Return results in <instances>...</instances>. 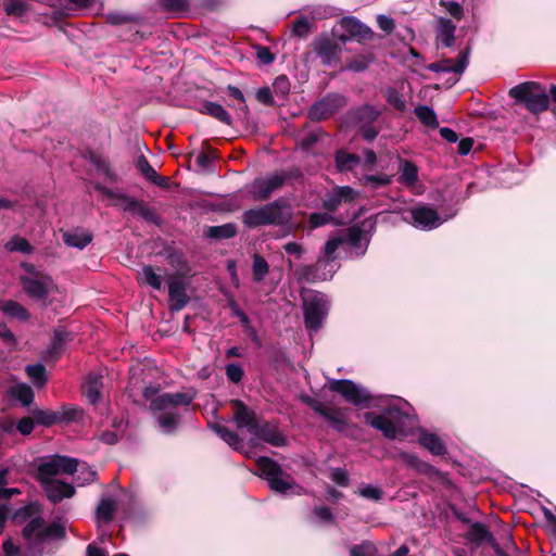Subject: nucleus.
I'll use <instances>...</instances> for the list:
<instances>
[{
    "instance_id": "nucleus-35",
    "label": "nucleus",
    "mask_w": 556,
    "mask_h": 556,
    "mask_svg": "<svg viewBox=\"0 0 556 556\" xmlns=\"http://www.w3.org/2000/svg\"><path fill=\"white\" fill-rule=\"evenodd\" d=\"M56 475H59V468L55 455H53L48 462L41 463L37 467L36 478L43 485L52 482V478Z\"/></svg>"
},
{
    "instance_id": "nucleus-62",
    "label": "nucleus",
    "mask_w": 556,
    "mask_h": 556,
    "mask_svg": "<svg viewBox=\"0 0 556 556\" xmlns=\"http://www.w3.org/2000/svg\"><path fill=\"white\" fill-rule=\"evenodd\" d=\"M357 493L362 497L374 502H379L383 496V491L380 488L374 486L371 484H367L366 486L359 489Z\"/></svg>"
},
{
    "instance_id": "nucleus-54",
    "label": "nucleus",
    "mask_w": 556,
    "mask_h": 556,
    "mask_svg": "<svg viewBox=\"0 0 556 556\" xmlns=\"http://www.w3.org/2000/svg\"><path fill=\"white\" fill-rule=\"evenodd\" d=\"M372 61V56H366V55H357L353 56L350 60L346 61L345 70L361 73L368 68L369 64Z\"/></svg>"
},
{
    "instance_id": "nucleus-27",
    "label": "nucleus",
    "mask_w": 556,
    "mask_h": 556,
    "mask_svg": "<svg viewBox=\"0 0 556 556\" xmlns=\"http://www.w3.org/2000/svg\"><path fill=\"white\" fill-rule=\"evenodd\" d=\"M93 235L91 231L79 228L63 233V242L67 247L77 248L79 250L85 249L91 243Z\"/></svg>"
},
{
    "instance_id": "nucleus-18",
    "label": "nucleus",
    "mask_w": 556,
    "mask_h": 556,
    "mask_svg": "<svg viewBox=\"0 0 556 556\" xmlns=\"http://www.w3.org/2000/svg\"><path fill=\"white\" fill-rule=\"evenodd\" d=\"M103 389V375L100 371H90L81 384V393L92 405L100 402Z\"/></svg>"
},
{
    "instance_id": "nucleus-51",
    "label": "nucleus",
    "mask_w": 556,
    "mask_h": 556,
    "mask_svg": "<svg viewBox=\"0 0 556 556\" xmlns=\"http://www.w3.org/2000/svg\"><path fill=\"white\" fill-rule=\"evenodd\" d=\"M163 10L174 13H185L190 10L191 0H160Z\"/></svg>"
},
{
    "instance_id": "nucleus-59",
    "label": "nucleus",
    "mask_w": 556,
    "mask_h": 556,
    "mask_svg": "<svg viewBox=\"0 0 556 556\" xmlns=\"http://www.w3.org/2000/svg\"><path fill=\"white\" fill-rule=\"evenodd\" d=\"M381 215V213L371 215L367 218H365L361 224H357L356 226L362 230L363 238L366 237V235H372L376 231L378 218ZM366 239V245L369 243V239ZM367 247H365V250Z\"/></svg>"
},
{
    "instance_id": "nucleus-20",
    "label": "nucleus",
    "mask_w": 556,
    "mask_h": 556,
    "mask_svg": "<svg viewBox=\"0 0 556 556\" xmlns=\"http://www.w3.org/2000/svg\"><path fill=\"white\" fill-rule=\"evenodd\" d=\"M135 166L140 172V174L151 184L163 189L169 187V179L167 177L160 176L143 154L137 157Z\"/></svg>"
},
{
    "instance_id": "nucleus-48",
    "label": "nucleus",
    "mask_w": 556,
    "mask_h": 556,
    "mask_svg": "<svg viewBox=\"0 0 556 556\" xmlns=\"http://www.w3.org/2000/svg\"><path fill=\"white\" fill-rule=\"evenodd\" d=\"M384 98L387 102L396 111H406V101L404 100L402 93L397 89L393 87L387 88L384 92Z\"/></svg>"
},
{
    "instance_id": "nucleus-53",
    "label": "nucleus",
    "mask_w": 556,
    "mask_h": 556,
    "mask_svg": "<svg viewBox=\"0 0 556 556\" xmlns=\"http://www.w3.org/2000/svg\"><path fill=\"white\" fill-rule=\"evenodd\" d=\"M45 526V519L42 517H35L26 523L22 530V535L26 541L35 540L36 534L41 531Z\"/></svg>"
},
{
    "instance_id": "nucleus-49",
    "label": "nucleus",
    "mask_w": 556,
    "mask_h": 556,
    "mask_svg": "<svg viewBox=\"0 0 556 556\" xmlns=\"http://www.w3.org/2000/svg\"><path fill=\"white\" fill-rule=\"evenodd\" d=\"M318 267L317 264L301 265L295 271L294 276L298 281L314 282L317 279Z\"/></svg>"
},
{
    "instance_id": "nucleus-43",
    "label": "nucleus",
    "mask_w": 556,
    "mask_h": 556,
    "mask_svg": "<svg viewBox=\"0 0 556 556\" xmlns=\"http://www.w3.org/2000/svg\"><path fill=\"white\" fill-rule=\"evenodd\" d=\"M33 416L36 424L45 427H52L59 424V415L56 410L37 408L33 410Z\"/></svg>"
},
{
    "instance_id": "nucleus-3",
    "label": "nucleus",
    "mask_w": 556,
    "mask_h": 556,
    "mask_svg": "<svg viewBox=\"0 0 556 556\" xmlns=\"http://www.w3.org/2000/svg\"><path fill=\"white\" fill-rule=\"evenodd\" d=\"M303 178L304 174L298 166L274 170L266 176L254 178L250 185L249 192L255 201L265 202L270 199L274 192L280 190L285 185H292L293 181H302Z\"/></svg>"
},
{
    "instance_id": "nucleus-52",
    "label": "nucleus",
    "mask_w": 556,
    "mask_h": 556,
    "mask_svg": "<svg viewBox=\"0 0 556 556\" xmlns=\"http://www.w3.org/2000/svg\"><path fill=\"white\" fill-rule=\"evenodd\" d=\"M59 473L74 475L78 469V460L73 457L55 455Z\"/></svg>"
},
{
    "instance_id": "nucleus-61",
    "label": "nucleus",
    "mask_w": 556,
    "mask_h": 556,
    "mask_svg": "<svg viewBox=\"0 0 556 556\" xmlns=\"http://www.w3.org/2000/svg\"><path fill=\"white\" fill-rule=\"evenodd\" d=\"M8 247L11 251H18L25 254H29L33 251L31 244L25 238L18 236L13 237Z\"/></svg>"
},
{
    "instance_id": "nucleus-14",
    "label": "nucleus",
    "mask_w": 556,
    "mask_h": 556,
    "mask_svg": "<svg viewBox=\"0 0 556 556\" xmlns=\"http://www.w3.org/2000/svg\"><path fill=\"white\" fill-rule=\"evenodd\" d=\"M51 282L52 280L48 276H41V278H34L28 276L21 277V285L25 293L34 300L42 301L43 304H46V301L49 296V285Z\"/></svg>"
},
{
    "instance_id": "nucleus-47",
    "label": "nucleus",
    "mask_w": 556,
    "mask_h": 556,
    "mask_svg": "<svg viewBox=\"0 0 556 556\" xmlns=\"http://www.w3.org/2000/svg\"><path fill=\"white\" fill-rule=\"evenodd\" d=\"M359 181L363 186H370L372 189H378L391 185L392 176L386 174L364 175Z\"/></svg>"
},
{
    "instance_id": "nucleus-44",
    "label": "nucleus",
    "mask_w": 556,
    "mask_h": 556,
    "mask_svg": "<svg viewBox=\"0 0 556 556\" xmlns=\"http://www.w3.org/2000/svg\"><path fill=\"white\" fill-rule=\"evenodd\" d=\"M3 9L10 16L22 17L29 11V4L25 0H5Z\"/></svg>"
},
{
    "instance_id": "nucleus-29",
    "label": "nucleus",
    "mask_w": 556,
    "mask_h": 556,
    "mask_svg": "<svg viewBox=\"0 0 556 556\" xmlns=\"http://www.w3.org/2000/svg\"><path fill=\"white\" fill-rule=\"evenodd\" d=\"M399 182L407 187L414 186L418 181V167L410 160L399 159Z\"/></svg>"
},
{
    "instance_id": "nucleus-46",
    "label": "nucleus",
    "mask_w": 556,
    "mask_h": 556,
    "mask_svg": "<svg viewBox=\"0 0 556 556\" xmlns=\"http://www.w3.org/2000/svg\"><path fill=\"white\" fill-rule=\"evenodd\" d=\"M253 279L256 282H261L269 273V265L267 261L260 254L253 255Z\"/></svg>"
},
{
    "instance_id": "nucleus-1",
    "label": "nucleus",
    "mask_w": 556,
    "mask_h": 556,
    "mask_svg": "<svg viewBox=\"0 0 556 556\" xmlns=\"http://www.w3.org/2000/svg\"><path fill=\"white\" fill-rule=\"evenodd\" d=\"M197 393L188 392H165L156 395L150 402V409L155 414L159 427L165 434H173L178 429L181 414L178 407H188L195 399Z\"/></svg>"
},
{
    "instance_id": "nucleus-38",
    "label": "nucleus",
    "mask_w": 556,
    "mask_h": 556,
    "mask_svg": "<svg viewBox=\"0 0 556 556\" xmlns=\"http://www.w3.org/2000/svg\"><path fill=\"white\" fill-rule=\"evenodd\" d=\"M58 412L59 424H71L83 420L84 410L72 404H63Z\"/></svg>"
},
{
    "instance_id": "nucleus-55",
    "label": "nucleus",
    "mask_w": 556,
    "mask_h": 556,
    "mask_svg": "<svg viewBox=\"0 0 556 556\" xmlns=\"http://www.w3.org/2000/svg\"><path fill=\"white\" fill-rule=\"evenodd\" d=\"M341 237L343 243H348L354 249L359 248L361 241L363 239L362 230L356 225L346 228Z\"/></svg>"
},
{
    "instance_id": "nucleus-34",
    "label": "nucleus",
    "mask_w": 556,
    "mask_h": 556,
    "mask_svg": "<svg viewBox=\"0 0 556 556\" xmlns=\"http://www.w3.org/2000/svg\"><path fill=\"white\" fill-rule=\"evenodd\" d=\"M213 431L223 439L233 450L239 451L243 448V440L238 435L237 432L230 430L224 425L214 424L212 426Z\"/></svg>"
},
{
    "instance_id": "nucleus-30",
    "label": "nucleus",
    "mask_w": 556,
    "mask_h": 556,
    "mask_svg": "<svg viewBox=\"0 0 556 556\" xmlns=\"http://www.w3.org/2000/svg\"><path fill=\"white\" fill-rule=\"evenodd\" d=\"M199 112L201 114L208 115L218 122L231 126L232 125V118L230 114L224 109L223 105L213 102V101H204L202 103V106L199 109Z\"/></svg>"
},
{
    "instance_id": "nucleus-40",
    "label": "nucleus",
    "mask_w": 556,
    "mask_h": 556,
    "mask_svg": "<svg viewBox=\"0 0 556 556\" xmlns=\"http://www.w3.org/2000/svg\"><path fill=\"white\" fill-rule=\"evenodd\" d=\"M327 224L340 226L343 225L344 223L342 219H338L337 217L330 215L327 212H315L312 213L308 217V225L311 229H316Z\"/></svg>"
},
{
    "instance_id": "nucleus-15",
    "label": "nucleus",
    "mask_w": 556,
    "mask_h": 556,
    "mask_svg": "<svg viewBox=\"0 0 556 556\" xmlns=\"http://www.w3.org/2000/svg\"><path fill=\"white\" fill-rule=\"evenodd\" d=\"M392 410L393 408H388L386 413L379 415L372 412H366L364 414V419L366 424L381 431L387 439L394 440L397 437L400 430L396 425L387 416V414L390 415Z\"/></svg>"
},
{
    "instance_id": "nucleus-7",
    "label": "nucleus",
    "mask_w": 556,
    "mask_h": 556,
    "mask_svg": "<svg viewBox=\"0 0 556 556\" xmlns=\"http://www.w3.org/2000/svg\"><path fill=\"white\" fill-rule=\"evenodd\" d=\"M329 390L339 393L343 400L356 407H370L374 396L370 392L350 379H333L329 382Z\"/></svg>"
},
{
    "instance_id": "nucleus-10",
    "label": "nucleus",
    "mask_w": 556,
    "mask_h": 556,
    "mask_svg": "<svg viewBox=\"0 0 556 556\" xmlns=\"http://www.w3.org/2000/svg\"><path fill=\"white\" fill-rule=\"evenodd\" d=\"M313 51L321 59L325 66L337 65L340 62L341 46L327 35L316 37L312 42Z\"/></svg>"
},
{
    "instance_id": "nucleus-9",
    "label": "nucleus",
    "mask_w": 556,
    "mask_h": 556,
    "mask_svg": "<svg viewBox=\"0 0 556 556\" xmlns=\"http://www.w3.org/2000/svg\"><path fill=\"white\" fill-rule=\"evenodd\" d=\"M340 27L343 29V34L338 35V41L345 43L351 39H355L358 42L369 41L374 37V31L363 24L359 20L353 16L343 17L340 21Z\"/></svg>"
},
{
    "instance_id": "nucleus-16",
    "label": "nucleus",
    "mask_w": 556,
    "mask_h": 556,
    "mask_svg": "<svg viewBox=\"0 0 556 556\" xmlns=\"http://www.w3.org/2000/svg\"><path fill=\"white\" fill-rule=\"evenodd\" d=\"M231 406L233 407V421L239 429L247 428L250 433L255 430L258 420L256 413L247 406L241 400H231Z\"/></svg>"
},
{
    "instance_id": "nucleus-60",
    "label": "nucleus",
    "mask_w": 556,
    "mask_h": 556,
    "mask_svg": "<svg viewBox=\"0 0 556 556\" xmlns=\"http://www.w3.org/2000/svg\"><path fill=\"white\" fill-rule=\"evenodd\" d=\"M227 379L232 383H240L244 377V370L238 363H230L225 367Z\"/></svg>"
},
{
    "instance_id": "nucleus-56",
    "label": "nucleus",
    "mask_w": 556,
    "mask_h": 556,
    "mask_svg": "<svg viewBox=\"0 0 556 556\" xmlns=\"http://www.w3.org/2000/svg\"><path fill=\"white\" fill-rule=\"evenodd\" d=\"M291 84L286 75H279L275 78L273 84V93L280 99H286L290 92Z\"/></svg>"
},
{
    "instance_id": "nucleus-19",
    "label": "nucleus",
    "mask_w": 556,
    "mask_h": 556,
    "mask_svg": "<svg viewBox=\"0 0 556 556\" xmlns=\"http://www.w3.org/2000/svg\"><path fill=\"white\" fill-rule=\"evenodd\" d=\"M252 434L277 447L285 446L287 443L286 438L280 433L278 427L270 421L258 422Z\"/></svg>"
},
{
    "instance_id": "nucleus-50",
    "label": "nucleus",
    "mask_w": 556,
    "mask_h": 556,
    "mask_svg": "<svg viewBox=\"0 0 556 556\" xmlns=\"http://www.w3.org/2000/svg\"><path fill=\"white\" fill-rule=\"evenodd\" d=\"M203 147L206 149V151H203L198 154L197 156V164L205 169L207 168L213 160L218 157V150L211 147L207 141H203Z\"/></svg>"
},
{
    "instance_id": "nucleus-64",
    "label": "nucleus",
    "mask_w": 556,
    "mask_h": 556,
    "mask_svg": "<svg viewBox=\"0 0 556 556\" xmlns=\"http://www.w3.org/2000/svg\"><path fill=\"white\" fill-rule=\"evenodd\" d=\"M268 485L271 490L282 494L287 493L292 488V483L282 479L281 476L269 478Z\"/></svg>"
},
{
    "instance_id": "nucleus-24",
    "label": "nucleus",
    "mask_w": 556,
    "mask_h": 556,
    "mask_svg": "<svg viewBox=\"0 0 556 556\" xmlns=\"http://www.w3.org/2000/svg\"><path fill=\"white\" fill-rule=\"evenodd\" d=\"M456 25L452 20L446 17L438 18L437 41L445 48H451L455 43Z\"/></svg>"
},
{
    "instance_id": "nucleus-23",
    "label": "nucleus",
    "mask_w": 556,
    "mask_h": 556,
    "mask_svg": "<svg viewBox=\"0 0 556 556\" xmlns=\"http://www.w3.org/2000/svg\"><path fill=\"white\" fill-rule=\"evenodd\" d=\"M381 112L370 104H364L354 109L351 114V121L359 125V127L371 125L379 116Z\"/></svg>"
},
{
    "instance_id": "nucleus-11",
    "label": "nucleus",
    "mask_w": 556,
    "mask_h": 556,
    "mask_svg": "<svg viewBox=\"0 0 556 556\" xmlns=\"http://www.w3.org/2000/svg\"><path fill=\"white\" fill-rule=\"evenodd\" d=\"M358 195L359 192L350 186H337L321 198V206L327 213H333L342 203H352Z\"/></svg>"
},
{
    "instance_id": "nucleus-58",
    "label": "nucleus",
    "mask_w": 556,
    "mask_h": 556,
    "mask_svg": "<svg viewBox=\"0 0 556 556\" xmlns=\"http://www.w3.org/2000/svg\"><path fill=\"white\" fill-rule=\"evenodd\" d=\"M292 35L299 38H306L311 33V23L305 16H300L293 21Z\"/></svg>"
},
{
    "instance_id": "nucleus-32",
    "label": "nucleus",
    "mask_w": 556,
    "mask_h": 556,
    "mask_svg": "<svg viewBox=\"0 0 556 556\" xmlns=\"http://www.w3.org/2000/svg\"><path fill=\"white\" fill-rule=\"evenodd\" d=\"M0 309L7 316L16 318L20 321H27L30 318V314L27 308L13 300H0Z\"/></svg>"
},
{
    "instance_id": "nucleus-28",
    "label": "nucleus",
    "mask_w": 556,
    "mask_h": 556,
    "mask_svg": "<svg viewBox=\"0 0 556 556\" xmlns=\"http://www.w3.org/2000/svg\"><path fill=\"white\" fill-rule=\"evenodd\" d=\"M419 443L434 456H444L447 454L444 442L435 433L422 431L419 435Z\"/></svg>"
},
{
    "instance_id": "nucleus-4",
    "label": "nucleus",
    "mask_w": 556,
    "mask_h": 556,
    "mask_svg": "<svg viewBox=\"0 0 556 556\" xmlns=\"http://www.w3.org/2000/svg\"><path fill=\"white\" fill-rule=\"evenodd\" d=\"M508 96L533 115H539L549 108L546 88L538 81L520 83L509 89Z\"/></svg>"
},
{
    "instance_id": "nucleus-6",
    "label": "nucleus",
    "mask_w": 556,
    "mask_h": 556,
    "mask_svg": "<svg viewBox=\"0 0 556 556\" xmlns=\"http://www.w3.org/2000/svg\"><path fill=\"white\" fill-rule=\"evenodd\" d=\"M104 193L112 199L117 200L116 205L124 212L141 217L144 222L160 227L163 224L162 217L156 213L155 208L146 204L144 201L138 200L126 193L113 192L105 189Z\"/></svg>"
},
{
    "instance_id": "nucleus-2",
    "label": "nucleus",
    "mask_w": 556,
    "mask_h": 556,
    "mask_svg": "<svg viewBox=\"0 0 556 556\" xmlns=\"http://www.w3.org/2000/svg\"><path fill=\"white\" fill-rule=\"evenodd\" d=\"M292 219V208L287 200L279 198L261 206L249 208L242 214V223L249 229L262 226H286Z\"/></svg>"
},
{
    "instance_id": "nucleus-37",
    "label": "nucleus",
    "mask_w": 556,
    "mask_h": 556,
    "mask_svg": "<svg viewBox=\"0 0 556 556\" xmlns=\"http://www.w3.org/2000/svg\"><path fill=\"white\" fill-rule=\"evenodd\" d=\"M139 275V282L141 285L149 286L154 290H162L163 278L160 274L155 273L152 265H143Z\"/></svg>"
},
{
    "instance_id": "nucleus-17",
    "label": "nucleus",
    "mask_w": 556,
    "mask_h": 556,
    "mask_svg": "<svg viewBox=\"0 0 556 556\" xmlns=\"http://www.w3.org/2000/svg\"><path fill=\"white\" fill-rule=\"evenodd\" d=\"M410 218L415 227L431 229L441 225V217L437 210L420 205L410 210Z\"/></svg>"
},
{
    "instance_id": "nucleus-8",
    "label": "nucleus",
    "mask_w": 556,
    "mask_h": 556,
    "mask_svg": "<svg viewBox=\"0 0 556 556\" xmlns=\"http://www.w3.org/2000/svg\"><path fill=\"white\" fill-rule=\"evenodd\" d=\"M327 302L318 295H314L303 303L304 325L311 332H317L327 317Z\"/></svg>"
},
{
    "instance_id": "nucleus-63",
    "label": "nucleus",
    "mask_w": 556,
    "mask_h": 556,
    "mask_svg": "<svg viewBox=\"0 0 556 556\" xmlns=\"http://www.w3.org/2000/svg\"><path fill=\"white\" fill-rule=\"evenodd\" d=\"M469 54L470 47L467 46L464 50H462L457 55V62L455 65H452L453 72L457 74H463L468 66L469 63Z\"/></svg>"
},
{
    "instance_id": "nucleus-31",
    "label": "nucleus",
    "mask_w": 556,
    "mask_h": 556,
    "mask_svg": "<svg viewBox=\"0 0 556 556\" xmlns=\"http://www.w3.org/2000/svg\"><path fill=\"white\" fill-rule=\"evenodd\" d=\"M66 536L65 527L56 521L51 522L45 529L41 528L35 536V543L40 544L46 542L47 540H63Z\"/></svg>"
},
{
    "instance_id": "nucleus-5",
    "label": "nucleus",
    "mask_w": 556,
    "mask_h": 556,
    "mask_svg": "<svg viewBox=\"0 0 556 556\" xmlns=\"http://www.w3.org/2000/svg\"><path fill=\"white\" fill-rule=\"evenodd\" d=\"M300 401L311 407L316 414L326 419L329 426L337 432L349 435L350 429H356V425L352 424L345 416L346 408L327 407L324 403L316 399L301 394Z\"/></svg>"
},
{
    "instance_id": "nucleus-21",
    "label": "nucleus",
    "mask_w": 556,
    "mask_h": 556,
    "mask_svg": "<svg viewBox=\"0 0 556 556\" xmlns=\"http://www.w3.org/2000/svg\"><path fill=\"white\" fill-rule=\"evenodd\" d=\"M48 500L52 504H56L64 498H70L75 494V488L64 481L54 480L45 485Z\"/></svg>"
},
{
    "instance_id": "nucleus-36",
    "label": "nucleus",
    "mask_w": 556,
    "mask_h": 556,
    "mask_svg": "<svg viewBox=\"0 0 556 556\" xmlns=\"http://www.w3.org/2000/svg\"><path fill=\"white\" fill-rule=\"evenodd\" d=\"M237 233V226L232 223H227L219 226H210L205 229L204 236L215 240L230 239Z\"/></svg>"
},
{
    "instance_id": "nucleus-22",
    "label": "nucleus",
    "mask_w": 556,
    "mask_h": 556,
    "mask_svg": "<svg viewBox=\"0 0 556 556\" xmlns=\"http://www.w3.org/2000/svg\"><path fill=\"white\" fill-rule=\"evenodd\" d=\"M464 538L476 546H480L483 543L490 545L495 536L486 525L480 521H475L470 523L469 530L464 535Z\"/></svg>"
},
{
    "instance_id": "nucleus-57",
    "label": "nucleus",
    "mask_w": 556,
    "mask_h": 556,
    "mask_svg": "<svg viewBox=\"0 0 556 556\" xmlns=\"http://www.w3.org/2000/svg\"><path fill=\"white\" fill-rule=\"evenodd\" d=\"M226 91L229 97L233 98L239 102L237 110L239 111V114H242L245 117L249 114V109L248 105L245 104V98L243 92L238 87L232 85H228L226 87Z\"/></svg>"
},
{
    "instance_id": "nucleus-39",
    "label": "nucleus",
    "mask_w": 556,
    "mask_h": 556,
    "mask_svg": "<svg viewBox=\"0 0 556 556\" xmlns=\"http://www.w3.org/2000/svg\"><path fill=\"white\" fill-rule=\"evenodd\" d=\"M25 372L36 388H42L48 382L47 370L45 365L41 363L27 365L25 367Z\"/></svg>"
},
{
    "instance_id": "nucleus-25",
    "label": "nucleus",
    "mask_w": 556,
    "mask_h": 556,
    "mask_svg": "<svg viewBox=\"0 0 556 556\" xmlns=\"http://www.w3.org/2000/svg\"><path fill=\"white\" fill-rule=\"evenodd\" d=\"M361 164V156L345 149L334 152V166L339 173L351 172Z\"/></svg>"
},
{
    "instance_id": "nucleus-42",
    "label": "nucleus",
    "mask_w": 556,
    "mask_h": 556,
    "mask_svg": "<svg viewBox=\"0 0 556 556\" xmlns=\"http://www.w3.org/2000/svg\"><path fill=\"white\" fill-rule=\"evenodd\" d=\"M11 395L23 406H29L35 397L33 389L26 383H18L11 389Z\"/></svg>"
},
{
    "instance_id": "nucleus-26",
    "label": "nucleus",
    "mask_w": 556,
    "mask_h": 556,
    "mask_svg": "<svg viewBox=\"0 0 556 556\" xmlns=\"http://www.w3.org/2000/svg\"><path fill=\"white\" fill-rule=\"evenodd\" d=\"M74 339L73 333L67 331L64 327L59 326L53 330V337L49 353L54 358H59L64 352L65 344Z\"/></svg>"
},
{
    "instance_id": "nucleus-33",
    "label": "nucleus",
    "mask_w": 556,
    "mask_h": 556,
    "mask_svg": "<svg viewBox=\"0 0 556 556\" xmlns=\"http://www.w3.org/2000/svg\"><path fill=\"white\" fill-rule=\"evenodd\" d=\"M255 465L260 476L265 478L267 482L269 481V478H273L275 476H281L283 473V470L280 467V465L274 459L266 456L260 457L256 460Z\"/></svg>"
},
{
    "instance_id": "nucleus-45",
    "label": "nucleus",
    "mask_w": 556,
    "mask_h": 556,
    "mask_svg": "<svg viewBox=\"0 0 556 556\" xmlns=\"http://www.w3.org/2000/svg\"><path fill=\"white\" fill-rule=\"evenodd\" d=\"M116 504L112 498H103L100 501L96 509L97 518L104 522H110L114 518Z\"/></svg>"
},
{
    "instance_id": "nucleus-12",
    "label": "nucleus",
    "mask_w": 556,
    "mask_h": 556,
    "mask_svg": "<svg viewBox=\"0 0 556 556\" xmlns=\"http://www.w3.org/2000/svg\"><path fill=\"white\" fill-rule=\"evenodd\" d=\"M169 309L179 312L186 307L190 298L187 294V282L181 273L177 271L170 276L168 281Z\"/></svg>"
},
{
    "instance_id": "nucleus-13",
    "label": "nucleus",
    "mask_w": 556,
    "mask_h": 556,
    "mask_svg": "<svg viewBox=\"0 0 556 556\" xmlns=\"http://www.w3.org/2000/svg\"><path fill=\"white\" fill-rule=\"evenodd\" d=\"M343 98L339 94H328L315 102L308 110V118L314 122L325 121L338 112Z\"/></svg>"
},
{
    "instance_id": "nucleus-41",
    "label": "nucleus",
    "mask_w": 556,
    "mask_h": 556,
    "mask_svg": "<svg viewBox=\"0 0 556 556\" xmlns=\"http://www.w3.org/2000/svg\"><path fill=\"white\" fill-rule=\"evenodd\" d=\"M417 118L429 128L439 127V122L434 110L428 105H418L415 108Z\"/></svg>"
}]
</instances>
